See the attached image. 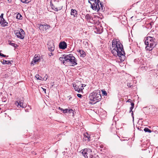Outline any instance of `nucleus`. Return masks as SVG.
I'll use <instances>...</instances> for the list:
<instances>
[{"instance_id":"nucleus-1","label":"nucleus","mask_w":158,"mask_h":158,"mask_svg":"<svg viewBox=\"0 0 158 158\" xmlns=\"http://www.w3.org/2000/svg\"><path fill=\"white\" fill-rule=\"evenodd\" d=\"M111 52L116 56H118L120 62L123 61L125 59V53L123 45L118 39H114L112 40Z\"/></svg>"},{"instance_id":"nucleus-44","label":"nucleus","mask_w":158,"mask_h":158,"mask_svg":"<svg viewBox=\"0 0 158 158\" xmlns=\"http://www.w3.org/2000/svg\"><path fill=\"white\" fill-rule=\"evenodd\" d=\"M8 76V74H6L5 75V77H7Z\"/></svg>"},{"instance_id":"nucleus-46","label":"nucleus","mask_w":158,"mask_h":158,"mask_svg":"<svg viewBox=\"0 0 158 158\" xmlns=\"http://www.w3.org/2000/svg\"><path fill=\"white\" fill-rule=\"evenodd\" d=\"M3 14H1V15L0 16V17H2V18H3Z\"/></svg>"},{"instance_id":"nucleus-47","label":"nucleus","mask_w":158,"mask_h":158,"mask_svg":"<svg viewBox=\"0 0 158 158\" xmlns=\"http://www.w3.org/2000/svg\"><path fill=\"white\" fill-rule=\"evenodd\" d=\"M43 90L46 93V89H43Z\"/></svg>"},{"instance_id":"nucleus-29","label":"nucleus","mask_w":158,"mask_h":158,"mask_svg":"<svg viewBox=\"0 0 158 158\" xmlns=\"http://www.w3.org/2000/svg\"><path fill=\"white\" fill-rule=\"evenodd\" d=\"M68 112H69L68 109H64V110H63V113H66Z\"/></svg>"},{"instance_id":"nucleus-12","label":"nucleus","mask_w":158,"mask_h":158,"mask_svg":"<svg viewBox=\"0 0 158 158\" xmlns=\"http://www.w3.org/2000/svg\"><path fill=\"white\" fill-rule=\"evenodd\" d=\"M73 86L75 91H77L79 93L83 92V88H79L78 85H77L76 84H73Z\"/></svg>"},{"instance_id":"nucleus-31","label":"nucleus","mask_w":158,"mask_h":158,"mask_svg":"<svg viewBox=\"0 0 158 158\" xmlns=\"http://www.w3.org/2000/svg\"><path fill=\"white\" fill-rule=\"evenodd\" d=\"M102 94L105 95H106L107 94L106 91H102Z\"/></svg>"},{"instance_id":"nucleus-33","label":"nucleus","mask_w":158,"mask_h":158,"mask_svg":"<svg viewBox=\"0 0 158 158\" xmlns=\"http://www.w3.org/2000/svg\"><path fill=\"white\" fill-rule=\"evenodd\" d=\"M77 96L78 97L80 98H81L82 97V96L81 94H77Z\"/></svg>"},{"instance_id":"nucleus-23","label":"nucleus","mask_w":158,"mask_h":158,"mask_svg":"<svg viewBox=\"0 0 158 158\" xmlns=\"http://www.w3.org/2000/svg\"><path fill=\"white\" fill-rule=\"evenodd\" d=\"M22 16L21 15V14L19 13H18L17 15L16 16V18L17 19H22Z\"/></svg>"},{"instance_id":"nucleus-27","label":"nucleus","mask_w":158,"mask_h":158,"mask_svg":"<svg viewBox=\"0 0 158 158\" xmlns=\"http://www.w3.org/2000/svg\"><path fill=\"white\" fill-rule=\"evenodd\" d=\"M83 43L86 46H88V42L87 40H85L83 42Z\"/></svg>"},{"instance_id":"nucleus-13","label":"nucleus","mask_w":158,"mask_h":158,"mask_svg":"<svg viewBox=\"0 0 158 158\" xmlns=\"http://www.w3.org/2000/svg\"><path fill=\"white\" fill-rule=\"evenodd\" d=\"M84 138L85 139V140L86 141H90L91 139L90 135V134L88 133L87 132L85 133L84 134Z\"/></svg>"},{"instance_id":"nucleus-11","label":"nucleus","mask_w":158,"mask_h":158,"mask_svg":"<svg viewBox=\"0 0 158 158\" xmlns=\"http://www.w3.org/2000/svg\"><path fill=\"white\" fill-rule=\"evenodd\" d=\"M50 3V5L51 8L53 10H54L55 11H57L58 10H60L62 8L63 6H62V5H61L60 7H55V6L51 2Z\"/></svg>"},{"instance_id":"nucleus-36","label":"nucleus","mask_w":158,"mask_h":158,"mask_svg":"<svg viewBox=\"0 0 158 158\" xmlns=\"http://www.w3.org/2000/svg\"><path fill=\"white\" fill-rule=\"evenodd\" d=\"M131 107H134V103L133 102L131 103Z\"/></svg>"},{"instance_id":"nucleus-22","label":"nucleus","mask_w":158,"mask_h":158,"mask_svg":"<svg viewBox=\"0 0 158 158\" xmlns=\"http://www.w3.org/2000/svg\"><path fill=\"white\" fill-rule=\"evenodd\" d=\"M35 77L38 80H44V79L39 74H36Z\"/></svg>"},{"instance_id":"nucleus-45","label":"nucleus","mask_w":158,"mask_h":158,"mask_svg":"<svg viewBox=\"0 0 158 158\" xmlns=\"http://www.w3.org/2000/svg\"><path fill=\"white\" fill-rule=\"evenodd\" d=\"M100 148H103V145H101L100 146Z\"/></svg>"},{"instance_id":"nucleus-50","label":"nucleus","mask_w":158,"mask_h":158,"mask_svg":"<svg viewBox=\"0 0 158 158\" xmlns=\"http://www.w3.org/2000/svg\"><path fill=\"white\" fill-rule=\"evenodd\" d=\"M96 156H97L98 157V155H97V156H96Z\"/></svg>"},{"instance_id":"nucleus-6","label":"nucleus","mask_w":158,"mask_h":158,"mask_svg":"<svg viewBox=\"0 0 158 158\" xmlns=\"http://www.w3.org/2000/svg\"><path fill=\"white\" fill-rule=\"evenodd\" d=\"M14 33L18 38L23 39L24 37V32L21 28H20L19 30L15 31Z\"/></svg>"},{"instance_id":"nucleus-39","label":"nucleus","mask_w":158,"mask_h":158,"mask_svg":"<svg viewBox=\"0 0 158 158\" xmlns=\"http://www.w3.org/2000/svg\"><path fill=\"white\" fill-rule=\"evenodd\" d=\"M59 109H60L61 110L63 111V110H64L63 109L61 108L60 107H59Z\"/></svg>"},{"instance_id":"nucleus-52","label":"nucleus","mask_w":158,"mask_h":158,"mask_svg":"<svg viewBox=\"0 0 158 158\" xmlns=\"http://www.w3.org/2000/svg\"><path fill=\"white\" fill-rule=\"evenodd\" d=\"M8 0V1H9V0Z\"/></svg>"},{"instance_id":"nucleus-53","label":"nucleus","mask_w":158,"mask_h":158,"mask_svg":"<svg viewBox=\"0 0 158 158\" xmlns=\"http://www.w3.org/2000/svg\"><path fill=\"white\" fill-rule=\"evenodd\" d=\"M1 108H0V110H1Z\"/></svg>"},{"instance_id":"nucleus-14","label":"nucleus","mask_w":158,"mask_h":158,"mask_svg":"<svg viewBox=\"0 0 158 158\" xmlns=\"http://www.w3.org/2000/svg\"><path fill=\"white\" fill-rule=\"evenodd\" d=\"M77 51L80 54V56L81 57H84L86 55V54L85 52L82 50L79 49V50H77Z\"/></svg>"},{"instance_id":"nucleus-51","label":"nucleus","mask_w":158,"mask_h":158,"mask_svg":"<svg viewBox=\"0 0 158 158\" xmlns=\"http://www.w3.org/2000/svg\"><path fill=\"white\" fill-rule=\"evenodd\" d=\"M58 6L57 7H60V6Z\"/></svg>"},{"instance_id":"nucleus-38","label":"nucleus","mask_w":158,"mask_h":158,"mask_svg":"<svg viewBox=\"0 0 158 158\" xmlns=\"http://www.w3.org/2000/svg\"><path fill=\"white\" fill-rule=\"evenodd\" d=\"M11 63L10 61H7V62L6 64H10Z\"/></svg>"},{"instance_id":"nucleus-10","label":"nucleus","mask_w":158,"mask_h":158,"mask_svg":"<svg viewBox=\"0 0 158 158\" xmlns=\"http://www.w3.org/2000/svg\"><path fill=\"white\" fill-rule=\"evenodd\" d=\"M67 44L64 41H63L60 42L59 44V48H60L64 49L67 48Z\"/></svg>"},{"instance_id":"nucleus-40","label":"nucleus","mask_w":158,"mask_h":158,"mask_svg":"<svg viewBox=\"0 0 158 158\" xmlns=\"http://www.w3.org/2000/svg\"><path fill=\"white\" fill-rule=\"evenodd\" d=\"M131 100L130 99H129L127 100V102H131Z\"/></svg>"},{"instance_id":"nucleus-21","label":"nucleus","mask_w":158,"mask_h":158,"mask_svg":"<svg viewBox=\"0 0 158 158\" xmlns=\"http://www.w3.org/2000/svg\"><path fill=\"white\" fill-rule=\"evenodd\" d=\"M48 48L49 50L51 52L53 51L54 50V45L53 44H52V46H49L48 47Z\"/></svg>"},{"instance_id":"nucleus-18","label":"nucleus","mask_w":158,"mask_h":158,"mask_svg":"<svg viewBox=\"0 0 158 158\" xmlns=\"http://www.w3.org/2000/svg\"><path fill=\"white\" fill-rule=\"evenodd\" d=\"M77 11L73 9L71 10V15H73L74 17L77 16Z\"/></svg>"},{"instance_id":"nucleus-48","label":"nucleus","mask_w":158,"mask_h":158,"mask_svg":"<svg viewBox=\"0 0 158 158\" xmlns=\"http://www.w3.org/2000/svg\"><path fill=\"white\" fill-rule=\"evenodd\" d=\"M100 151H101V152H103V151H102V149H100Z\"/></svg>"},{"instance_id":"nucleus-24","label":"nucleus","mask_w":158,"mask_h":158,"mask_svg":"<svg viewBox=\"0 0 158 158\" xmlns=\"http://www.w3.org/2000/svg\"><path fill=\"white\" fill-rule=\"evenodd\" d=\"M85 18L88 21L90 20L91 19L90 15L89 14H87L85 16Z\"/></svg>"},{"instance_id":"nucleus-32","label":"nucleus","mask_w":158,"mask_h":158,"mask_svg":"<svg viewBox=\"0 0 158 158\" xmlns=\"http://www.w3.org/2000/svg\"><path fill=\"white\" fill-rule=\"evenodd\" d=\"M21 1L23 3H27V0H21Z\"/></svg>"},{"instance_id":"nucleus-28","label":"nucleus","mask_w":158,"mask_h":158,"mask_svg":"<svg viewBox=\"0 0 158 158\" xmlns=\"http://www.w3.org/2000/svg\"><path fill=\"white\" fill-rule=\"evenodd\" d=\"M7 62V61L5 60H3V61H1L2 63L3 64H6Z\"/></svg>"},{"instance_id":"nucleus-34","label":"nucleus","mask_w":158,"mask_h":158,"mask_svg":"<svg viewBox=\"0 0 158 158\" xmlns=\"http://www.w3.org/2000/svg\"><path fill=\"white\" fill-rule=\"evenodd\" d=\"M0 55H1V56H1L2 57H6V56H7V57L8 56H6V55H5L2 53H1V54H0Z\"/></svg>"},{"instance_id":"nucleus-5","label":"nucleus","mask_w":158,"mask_h":158,"mask_svg":"<svg viewBox=\"0 0 158 158\" xmlns=\"http://www.w3.org/2000/svg\"><path fill=\"white\" fill-rule=\"evenodd\" d=\"M83 155L85 158H92L93 154L92 150L89 148L84 149L82 152Z\"/></svg>"},{"instance_id":"nucleus-17","label":"nucleus","mask_w":158,"mask_h":158,"mask_svg":"<svg viewBox=\"0 0 158 158\" xmlns=\"http://www.w3.org/2000/svg\"><path fill=\"white\" fill-rule=\"evenodd\" d=\"M16 102L18 103V106H19L20 107L23 108H25L26 107L25 105H23V102L22 101L18 100Z\"/></svg>"},{"instance_id":"nucleus-43","label":"nucleus","mask_w":158,"mask_h":158,"mask_svg":"<svg viewBox=\"0 0 158 158\" xmlns=\"http://www.w3.org/2000/svg\"><path fill=\"white\" fill-rule=\"evenodd\" d=\"M31 1V0H27V3H29Z\"/></svg>"},{"instance_id":"nucleus-49","label":"nucleus","mask_w":158,"mask_h":158,"mask_svg":"<svg viewBox=\"0 0 158 158\" xmlns=\"http://www.w3.org/2000/svg\"><path fill=\"white\" fill-rule=\"evenodd\" d=\"M72 98V97H70L69 98V100H70L71 98Z\"/></svg>"},{"instance_id":"nucleus-20","label":"nucleus","mask_w":158,"mask_h":158,"mask_svg":"<svg viewBox=\"0 0 158 158\" xmlns=\"http://www.w3.org/2000/svg\"><path fill=\"white\" fill-rule=\"evenodd\" d=\"M95 30H95L94 31L97 34H101L103 31L102 28H98L97 27L96 28Z\"/></svg>"},{"instance_id":"nucleus-42","label":"nucleus","mask_w":158,"mask_h":158,"mask_svg":"<svg viewBox=\"0 0 158 158\" xmlns=\"http://www.w3.org/2000/svg\"><path fill=\"white\" fill-rule=\"evenodd\" d=\"M81 85H82V86H81V87H85V86L86 85H84V84H81Z\"/></svg>"},{"instance_id":"nucleus-19","label":"nucleus","mask_w":158,"mask_h":158,"mask_svg":"<svg viewBox=\"0 0 158 158\" xmlns=\"http://www.w3.org/2000/svg\"><path fill=\"white\" fill-rule=\"evenodd\" d=\"M66 55H63V56L60 57L59 58V60L61 61H63V63L64 64H66V61H65V58L66 57Z\"/></svg>"},{"instance_id":"nucleus-15","label":"nucleus","mask_w":158,"mask_h":158,"mask_svg":"<svg viewBox=\"0 0 158 158\" xmlns=\"http://www.w3.org/2000/svg\"><path fill=\"white\" fill-rule=\"evenodd\" d=\"M0 23L4 26H6L7 24V23L5 22V20L2 17H0Z\"/></svg>"},{"instance_id":"nucleus-41","label":"nucleus","mask_w":158,"mask_h":158,"mask_svg":"<svg viewBox=\"0 0 158 158\" xmlns=\"http://www.w3.org/2000/svg\"><path fill=\"white\" fill-rule=\"evenodd\" d=\"M131 116H132V117L133 118V119H134V116H133V115H133V111H132V113H131Z\"/></svg>"},{"instance_id":"nucleus-2","label":"nucleus","mask_w":158,"mask_h":158,"mask_svg":"<svg viewBox=\"0 0 158 158\" xmlns=\"http://www.w3.org/2000/svg\"><path fill=\"white\" fill-rule=\"evenodd\" d=\"M145 44L147 46L146 47V50L151 51L153 48L157 44L156 39L153 37H147L145 39Z\"/></svg>"},{"instance_id":"nucleus-35","label":"nucleus","mask_w":158,"mask_h":158,"mask_svg":"<svg viewBox=\"0 0 158 158\" xmlns=\"http://www.w3.org/2000/svg\"><path fill=\"white\" fill-rule=\"evenodd\" d=\"M133 108H134V107H130V111H129V112L130 113L131 112L133 111H132V109H133Z\"/></svg>"},{"instance_id":"nucleus-8","label":"nucleus","mask_w":158,"mask_h":158,"mask_svg":"<svg viewBox=\"0 0 158 158\" xmlns=\"http://www.w3.org/2000/svg\"><path fill=\"white\" fill-rule=\"evenodd\" d=\"M97 6V8L96 10H97V11H100L101 12H103L105 10V9L103 5L102 4L100 1Z\"/></svg>"},{"instance_id":"nucleus-37","label":"nucleus","mask_w":158,"mask_h":158,"mask_svg":"<svg viewBox=\"0 0 158 158\" xmlns=\"http://www.w3.org/2000/svg\"><path fill=\"white\" fill-rule=\"evenodd\" d=\"M48 76L47 75H46L45 77H44V79H45V80H46L48 78Z\"/></svg>"},{"instance_id":"nucleus-26","label":"nucleus","mask_w":158,"mask_h":158,"mask_svg":"<svg viewBox=\"0 0 158 158\" xmlns=\"http://www.w3.org/2000/svg\"><path fill=\"white\" fill-rule=\"evenodd\" d=\"M9 44L10 45H11L15 47H16L17 46V45L16 44L14 43H12L11 42L9 43Z\"/></svg>"},{"instance_id":"nucleus-3","label":"nucleus","mask_w":158,"mask_h":158,"mask_svg":"<svg viewBox=\"0 0 158 158\" xmlns=\"http://www.w3.org/2000/svg\"><path fill=\"white\" fill-rule=\"evenodd\" d=\"M89 98L91 101L89 103L91 104H94L99 102L102 98L100 91L97 90L91 93Z\"/></svg>"},{"instance_id":"nucleus-4","label":"nucleus","mask_w":158,"mask_h":158,"mask_svg":"<svg viewBox=\"0 0 158 158\" xmlns=\"http://www.w3.org/2000/svg\"><path fill=\"white\" fill-rule=\"evenodd\" d=\"M65 61L66 62H69L72 65H75L77 64V60L75 57L72 54L66 55L65 58Z\"/></svg>"},{"instance_id":"nucleus-25","label":"nucleus","mask_w":158,"mask_h":158,"mask_svg":"<svg viewBox=\"0 0 158 158\" xmlns=\"http://www.w3.org/2000/svg\"><path fill=\"white\" fill-rule=\"evenodd\" d=\"M144 131L145 132H148L149 133H151L152 132L151 130L147 127L145 128Z\"/></svg>"},{"instance_id":"nucleus-16","label":"nucleus","mask_w":158,"mask_h":158,"mask_svg":"<svg viewBox=\"0 0 158 158\" xmlns=\"http://www.w3.org/2000/svg\"><path fill=\"white\" fill-rule=\"evenodd\" d=\"M50 26L49 25L47 24H44V25H41L40 24V28H42V27L43 28V30H44L45 31H46L50 27Z\"/></svg>"},{"instance_id":"nucleus-7","label":"nucleus","mask_w":158,"mask_h":158,"mask_svg":"<svg viewBox=\"0 0 158 158\" xmlns=\"http://www.w3.org/2000/svg\"><path fill=\"white\" fill-rule=\"evenodd\" d=\"M99 2V0H89V2L91 4V7L93 10L96 9L97 6Z\"/></svg>"},{"instance_id":"nucleus-9","label":"nucleus","mask_w":158,"mask_h":158,"mask_svg":"<svg viewBox=\"0 0 158 158\" xmlns=\"http://www.w3.org/2000/svg\"><path fill=\"white\" fill-rule=\"evenodd\" d=\"M40 56L39 55H35L31 62V64L34 65V63L40 61Z\"/></svg>"},{"instance_id":"nucleus-30","label":"nucleus","mask_w":158,"mask_h":158,"mask_svg":"<svg viewBox=\"0 0 158 158\" xmlns=\"http://www.w3.org/2000/svg\"><path fill=\"white\" fill-rule=\"evenodd\" d=\"M68 111L69 112H68L69 113H73V110H72L71 109H68Z\"/></svg>"}]
</instances>
